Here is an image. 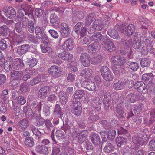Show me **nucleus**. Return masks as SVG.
Here are the masks:
<instances>
[{
    "mask_svg": "<svg viewBox=\"0 0 155 155\" xmlns=\"http://www.w3.org/2000/svg\"><path fill=\"white\" fill-rule=\"evenodd\" d=\"M40 47L41 51L43 53H50L53 51L52 48L49 47L45 46L42 45H41Z\"/></svg>",
    "mask_w": 155,
    "mask_h": 155,
    "instance_id": "obj_41",
    "label": "nucleus"
},
{
    "mask_svg": "<svg viewBox=\"0 0 155 155\" xmlns=\"http://www.w3.org/2000/svg\"><path fill=\"white\" fill-rule=\"evenodd\" d=\"M37 63L36 59L33 58L31 59H29L28 60V64L29 67L31 68L35 66Z\"/></svg>",
    "mask_w": 155,
    "mask_h": 155,
    "instance_id": "obj_51",
    "label": "nucleus"
},
{
    "mask_svg": "<svg viewBox=\"0 0 155 155\" xmlns=\"http://www.w3.org/2000/svg\"><path fill=\"white\" fill-rule=\"evenodd\" d=\"M103 38V36L100 32H97L94 34L91 37V39L93 41H100Z\"/></svg>",
    "mask_w": 155,
    "mask_h": 155,
    "instance_id": "obj_37",
    "label": "nucleus"
},
{
    "mask_svg": "<svg viewBox=\"0 0 155 155\" xmlns=\"http://www.w3.org/2000/svg\"><path fill=\"white\" fill-rule=\"evenodd\" d=\"M150 63V61L147 59L143 58L140 62V64L142 67H148L149 66Z\"/></svg>",
    "mask_w": 155,
    "mask_h": 155,
    "instance_id": "obj_47",
    "label": "nucleus"
},
{
    "mask_svg": "<svg viewBox=\"0 0 155 155\" xmlns=\"http://www.w3.org/2000/svg\"><path fill=\"white\" fill-rule=\"evenodd\" d=\"M85 95V93L83 90H79L76 91L73 96L75 99H80Z\"/></svg>",
    "mask_w": 155,
    "mask_h": 155,
    "instance_id": "obj_28",
    "label": "nucleus"
},
{
    "mask_svg": "<svg viewBox=\"0 0 155 155\" xmlns=\"http://www.w3.org/2000/svg\"><path fill=\"white\" fill-rule=\"evenodd\" d=\"M73 113L75 115L78 116L81 114L82 112L81 104V103L78 101H73Z\"/></svg>",
    "mask_w": 155,
    "mask_h": 155,
    "instance_id": "obj_9",
    "label": "nucleus"
},
{
    "mask_svg": "<svg viewBox=\"0 0 155 155\" xmlns=\"http://www.w3.org/2000/svg\"><path fill=\"white\" fill-rule=\"evenodd\" d=\"M22 41V38L19 36H17L13 39V44L17 45Z\"/></svg>",
    "mask_w": 155,
    "mask_h": 155,
    "instance_id": "obj_61",
    "label": "nucleus"
},
{
    "mask_svg": "<svg viewBox=\"0 0 155 155\" xmlns=\"http://www.w3.org/2000/svg\"><path fill=\"white\" fill-rule=\"evenodd\" d=\"M20 90L23 93L27 92L28 91V85L24 83L21 84L20 87Z\"/></svg>",
    "mask_w": 155,
    "mask_h": 155,
    "instance_id": "obj_56",
    "label": "nucleus"
},
{
    "mask_svg": "<svg viewBox=\"0 0 155 155\" xmlns=\"http://www.w3.org/2000/svg\"><path fill=\"white\" fill-rule=\"evenodd\" d=\"M25 143L26 145H33L34 144L33 138L31 137L26 138L25 141Z\"/></svg>",
    "mask_w": 155,
    "mask_h": 155,
    "instance_id": "obj_58",
    "label": "nucleus"
},
{
    "mask_svg": "<svg viewBox=\"0 0 155 155\" xmlns=\"http://www.w3.org/2000/svg\"><path fill=\"white\" fill-rule=\"evenodd\" d=\"M134 28L135 27L133 24H130L128 25H126L125 24H123L120 27L119 29L122 33L126 32L127 35L130 36L134 32Z\"/></svg>",
    "mask_w": 155,
    "mask_h": 155,
    "instance_id": "obj_5",
    "label": "nucleus"
},
{
    "mask_svg": "<svg viewBox=\"0 0 155 155\" xmlns=\"http://www.w3.org/2000/svg\"><path fill=\"white\" fill-rule=\"evenodd\" d=\"M35 28L33 21H30L29 22L28 25V31L31 33H33L35 31Z\"/></svg>",
    "mask_w": 155,
    "mask_h": 155,
    "instance_id": "obj_54",
    "label": "nucleus"
},
{
    "mask_svg": "<svg viewBox=\"0 0 155 155\" xmlns=\"http://www.w3.org/2000/svg\"><path fill=\"white\" fill-rule=\"evenodd\" d=\"M60 31L62 34L68 35L70 32L69 27L65 23H61L60 24Z\"/></svg>",
    "mask_w": 155,
    "mask_h": 155,
    "instance_id": "obj_19",
    "label": "nucleus"
},
{
    "mask_svg": "<svg viewBox=\"0 0 155 155\" xmlns=\"http://www.w3.org/2000/svg\"><path fill=\"white\" fill-rule=\"evenodd\" d=\"M9 31V29L6 25H3L0 27V36H5L7 35Z\"/></svg>",
    "mask_w": 155,
    "mask_h": 155,
    "instance_id": "obj_33",
    "label": "nucleus"
},
{
    "mask_svg": "<svg viewBox=\"0 0 155 155\" xmlns=\"http://www.w3.org/2000/svg\"><path fill=\"white\" fill-rule=\"evenodd\" d=\"M30 128L31 130L34 134L38 136H40L42 134V133L37 129L33 125L31 126Z\"/></svg>",
    "mask_w": 155,
    "mask_h": 155,
    "instance_id": "obj_48",
    "label": "nucleus"
},
{
    "mask_svg": "<svg viewBox=\"0 0 155 155\" xmlns=\"http://www.w3.org/2000/svg\"><path fill=\"white\" fill-rule=\"evenodd\" d=\"M35 150L41 154L46 155L48 153V148L46 146H37Z\"/></svg>",
    "mask_w": 155,
    "mask_h": 155,
    "instance_id": "obj_24",
    "label": "nucleus"
},
{
    "mask_svg": "<svg viewBox=\"0 0 155 155\" xmlns=\"http://www.w3.org/2000/svg\"><path fill=\"white\" fill-rule=\"evenodd\" d=\"M152 73H145L142 75V80L143 81L147 82H151V81L153 79V76Z\"/></svg>",
    "mask_w": 155,
    "mask_h": 155,
    "instance_id": "obj_30",
    "label": "nucleus"
},
{
    "mask_svg": "<svg viewBox=\"0 0 155 155\" xmlns=\"http://www.w3.org/2000/svg\"><path fill=\"white\" fill-rule=\"evenodd\" d=\"M26 100L22 96H19L17 99V102L21 105H23L26 102Z\"/></svg>",
    "mask_w": 155,
    "mask_h": 155,
    "instance_id": "obj_64",
    "label": "nucleus"
},
{
    "mask_svg": "<svg viewBox=\"0 0 155 155\" xmlns=\"http://www.w3.org/2000/svg\"><path fill=\"white\" fill-rule=\"evenodd\" d=\"M104 79L107 81H112L114 78V76L111 71H109L108 73L104 75L103 77Z\"/></svg>",
    "mask_w": 155,
    "mask_h": 155,
    "instance_id": "obj_46",
    "label": "nucleus"
},
{
    "mask_svg": "<svg viewBox=\"0 0 155 155\" xmlns=\"http://www.w3.org/2000/svg\"><path fill=\"white\" fill-rule=\"evenodd\" d=\"M74 41L71 38L67 39L62 45V47L64 50L69 51L74 48Z\"/></svg>",
    "mask_w": 155,
    "mask_h": 155,
    "instance_id": "obj_14",
    "label": "nucleus"
},
{
    "mask_svg": "<svg viewBox=\"0 0 155 155\" xmlns=\"http://www.w3.org/2000/svg\"><path fill=\"white\" fill-rule=\"evenodd\" d=\"M126 84L124 82L120 81L115 83L113 85V88L116 90H121L125 87Z\"/></svg>",
    "mask_w": 155,
    "mask_h": 155,
    "instance_id": "obj_31",
    "label": "nucleus"
},
{
    "mask_svg": "<svg viewBox=\"0 0 155 155\" xmlns=\"http://www.w3.org/2000/svg\"><path fill=\"white\" fill-rule=\"evenodd\" d=\"M90 57L88 54L85 53H82L80 56V59L82 65L87 67L90 64Z\"/></svg>",
    "mask_w": 155,
    "mask_h": 155,
    "instance_id": "obj_11",
    "label": "nucleus"
},
{
    "mask_svg": "<svg viewBox=\"0 0 155 155\" xmlns=\"http://www.w3.org/2000/svg\"><path fill=\"white\" fill-rule=\"evenodd\" d=\"M104 26L103 21L100 19H96L92 25V28L94 31L101 30Z\"/></svg>",
    "mask_w": 155,
    "mask_h": 155,
    "instance_id": "obj_13",
    "label": "nucleus"
},
{
    "mask_svg": "<svg viewBox=\"0 0 155 155\" xmlns=\"http://www.w3.org/2000/svg\"><path fill=\"white\" fill-rule=\"evenodd\" d=\"M110 101V93L109 92L105 93L103 99V102L107 107H109Z\"/></svg>",
    "mask_w": 155,
    "mask_h": 155,
    "instance_id": "obj_36",
    "label": "nucleus"
},
{
    "mask_svg": "<svg viewBox=\"0 0 155 155\" xmlns=\"http://www.w3.org/2000/svg\"><path fill=\"white\" fill-rule=\"evenodd\" d=\"M26 12H27L28 16L29 18H32L33 17V8L30 5L27 6L25 8Z\"/></svg>",
    "mask_w": 155,
    "mask_h": 155,
    "instance_id": "obj_43",
    "label": "nucleus"
},
{
    "mask_svg": "<svg viewBox=\"0 0 155 155\" xmlns=\"http://www.w3.org/2000/svg\"><path fill=\"white\" fill-rule=\"evenodd\" d=\"M49 32L51 34V36L54 38H58L59 35L57 32L54 30H50Z\"/></svg>",
    "mask_w": 155,
    "mask_h": 155,
    "instance_id": "obj_62",
    "label": "nucleus"
},
{
    "mask_svg": "<svg viewBox=\"0 0 155 155\" xmlns=\"http://www.w3.org/2000/svg\"><path fill=\"white\" fill-rule=\"evenodd\" d=\"M51 91V89L49 86L44 87L39 90L38 94V97L40 98H45Z\"/></svg>",
    "mask_w": 155,
    "mask_h": 155,
    "instance_id": "obj_8",
    "label": "nucleus"
},
{
    "mask_svg": "<svg viewBox=\"0 0 155 155\" xmlns=\"http://www.w3.org/2000/svg\"><path fill=\"white\" fill-rule=\"evenodd\" d=\"M132 46L135 49H139L141 46V35L139 32H135L133 35Z\"/></svg>",
    "mask_w": 155,
    "mask_h": 155,
    "instance_id": "obj_6",
    "label": "nucleus"
},
{
    "mask_svg": "<svg viewBox=\"0 0 155 155\" xmlns=\"http://www.w3.org/2000/svg\"><path fill=\"white\" fill-rule=\"evenodd\" d=\"M124 99L122 97H121L118 99L117 101L120 102V104H118L117 107V115L120 118H123L124 112L121 106V103L123 102Z\"/></svg>",
    "mask_w": 155,
    "mask_h": 155,
    "instance_id": "obj_16",
    "label": "nucleus"
},
{
    "mask_svg": "<svg viewBox=\"0 0 155 155\" xmlns=\"http://www.w3.org/2000/svg\"><path fill=\"white\" fill-rule=\"evenodd\" d=\"M36 38L40 39L42 37L41 35L44 34V30L42 27H40L39 26H37L35 28Z\"/></svg>",
    "mask_w": 155,
    "mask_h": 155,
    "instance_id": "obj_27",
    "label": "nucleus"
},
{
    "mask_svg": "<svg viewBox=\"0 0 155 155\" xmlns=\"http://www.w3.org/2000/svg\"><path fill=\"white\" fill-rule=\"evenodd\" d=\"M48 71L49 73L54 77H58L59 74L61 73L60 67L55 65L51 66L49 68Z\"/></svg>",
    "mask_w": 155,
    "mask_h": 155,
    "instance_id": "obj_12",
    "label": "nucleus"
},
{
    "mask_svg": "<svg viewBox=\"0 0 155 155\" xmlns=\"http://www.w3.org/2000/svg\"><path fill=\"white\" fill-rule=\"evenodd\" d=\"M28 121L26 119L20 120L18 124V127L20 131H23L26 129L29 126Z\"/></svg>",
    "mask_w": 155,
    "mask_h": 155,
    "instance_id": "obj_17",
    "label": "nucleus"
},
{
    "mask_svg": "<svg viewBox=\"0 0 155 155\" xmlns=\"http://www.w3.org/2000/svg\"><path fill=\"white\" fill-rule=\"evenodd\" d=\"M83 24L82 22H79L77 24L74 28V31L78 34H79L81 37H83L86 33L87 30L85 27H83Z\"/></svg>",
    "mask_w": 155,
    "mask_h": 155,
    "instance_id": "obj_7",
    "label": "nucleus"
},
{
    "mask_svg": "<svg viewBox=\"0 0 155 155\" xmlns=\"http://www.w3.org/2000/svg\"><path fill=\"white\" fill-rule=\"evenodd\" d=\"M127 67L132 70L136 71L139 68L138 64L135 62L129 61L127 62Z\"/></svg>",
    "mask_w": 155,
    "mask_h": 155,
    "instance_id": "obj_32",
    "label": "nucleus"
},
{
    "mask_svg": "<svg viewBox=\"0 0 155 155\" xmlns=\"http://www.w3.org/2000/svg\"><path fill=\"white\" fill-rule=\"evenodd\" d=\"M81 75L83 77L89 79L93 76V74L92 70L87 68L82 71Z\"/></svg>",
    "mask_w": 155,
    "mask_h": 155,
    "instance_id": "obj_21",
    "label": "nucleus"
},
{
    "mask_svg": "<svg viewBox=\"0 0 155 155\" xmlns=\"http://www.w3.org/2000/svg\"><path fill=\"white\" fill-rule=\"evenodd\" d=\"M138 91L141 93L145 94L148 92V89L147 85L144 84V85H143L140 87V89Z\"/></svg>",
    "mask_w": 155,
    "mask_h": 155,
    "instance_id": "obj_60",
    "label": "nucleus"
},
{
    "mask_svg": "<svg viewBox=\"0 0 155 155\" xmlns=\"http://www.w3.org/2000/svg\"><path fill=\"white\" fill-rule=\"evenodd\" d=\"M148 90L150 92L153 94H155V84L152 82L148 83Z\"/></svg>",
    "mask_w": 155,
    "mask_h": 155,
    "instance_id": "obj_44",
    "label": "nucleus"
},
{
    "mask_svg": "<svg viewBox=\"0 0 155 155\" xmlns=\"http://www.w3.org/2000/svg\"><path fill=\"white\" fill-rule=\"evenodd\" d=\"M91 140L93 143L95 145L100 144V138L97 134L92 133L91 135Z\"/></svg>",
    "mask_w": 155,
    "mask_h": 155,
    "instance_id": "obj_26",
    "label": "nucleus"
},
{
    "mask_svg": "<svg viewBox=\"0 0 155 155\" xmlns=\"http://www.w3.org/2000/svg\"><path fill=\"white\" fill-rule=\"evenodd\" d=\"M108 35L112 38L116 39H119L120 37L117 31L115 29H109L107 31Z\"/></svg>",
    "mask_w": 155,
    "mask_h": 155,
    "instance_id": "obj_22",
    "label": "nucleus"
},
{
    "mask_svg": "<svg viewBox=\"0 0 155 155\" xmlns=\"http://www.w3.org/2000/svg\"><path fill=\"white\" fill-rule=\"evenodd\" d=\"M16 12L14 8L10 7H8L7 12H6L5 16L10 19H12L16 15Z\"/></svg>",
    "mask_w": 155,
    "mask_h": 155,
    "instance_id": "obj_23",
    "label": "nucleus"
},
{
    "mask_svg": "<svg viewBox=\"0 0 155 155\" xmlns=\"http://www.w3.org/2000/svg\"><path fill=\"white\" fill-rule=\"evenodd\" d=\"M43 11L41 9L36 8L35 10V17H38L42 15Z\"/></svg>",
    "mask_w": 155,
    "mask_h": 155,
    "instance_id": "obj_59",
    "label": "nucleus"
},
{
    "mask_svg": "<svg viewBox=\"0 0 155 155\" xmlns=\"http://www.w3.org/2000/svg\"><path fill=\"white\" fill-rule=\"evenodd\" d=\"M116 141L117 145H125L127 141V139L122 137H119L117 138Z\"/></svg>",
    "mask_w": 155,
    "mask_h": 155,
    "instance_id": "obj_38",
    "label": "nucleus"
},
{
    "mask_svg": "<svg viewBox=\"0 0 155 155\" xmlns=\"http://www.w3.org/2000/svg\"><path fill=\"white\" fill-rule=\"evenodd\" d=\"M23 74V72L21 71H17L15 70H13L11 72V78L14 80H21Z\"/></svg>",
    "mask_w": 155,
    "mask_h": 155,
    "instance_id": "obj_20",
    "label": "nucleus"
},
{
    "mask_svg": "<svg viewBox=\"0 0 155 155\" xmlns=\"http://www.w3.org/2000/svg\"><path fill=\"white\" fill-rule=\"evenodd\" d=\"M100 47L99 43L95 42L89 45L87 49L90 52H94L97 50H98Z\"/></svg>",
    "mask_w": 155,
    "mask_h": 155,
    "instance_id": "obj_25",
    "label": "nucleus"
},
{
    "mask_svg": "<svg viewBox=\"0 0 155 155\" xmlns=\"http://www.w3.org/2000/svg\"><path fill=\"white\" fill-rule=\"evenodd\" d=\"M41 78L40 76L35 77L31 80L29 84L31 86H34L39 83L41 80Z\"/></svg>",
    "mask_w": 155,
    "mask_h": 155,
    "instance_id": "obj_42",
    "label": "nucleus"
},
{
    "mask_svg": "<svg viewBox=\"0 0 155 155\" xmlns=\"http://www.w3.org/2000/svg\"><path fill=\"white\" fill-rule=\"evenodd\" d=\"M30 47L29 44H26L18 47L17 50V53L19 55H21L28 52Z\"/></svg>",
    "mask_w": 155,
    "mask_h": 155,
    "instance_id": "obj_18",
    "label": "nucleus"
},
{
    "mask_svg": "<svg viewBox=\"0 0 155 155\" xmlns=\"http://www.w3.org/2000/svg\"><path fill=\"white\" fill-rule=\"evenodd\" d=\"M54 114L59 115L58 116L60 118L62 119L63 117V112L60 108V105L58 104H57L55 105V109Z\"/></svg>",
    "mask_w": 155,
    "mask_h": 155,
    "instance_id": "obj_39",
    "label": "nucleus"
},
{
    "mask_svg": "<svg viewBox=\"0 0 155 155\" xmlns=\"http://www.w3.org/2000/svg\"><path fill=\"white\" fill-rule=\"evenodd\" d=\"M50 22L51 24L58 25L59 24V19L57 15L52 14L50 17Z\"/></svg>",
    "mask_w": 155,
    "mask_h": 155,
    "instance_id": "obj_34",
    "label": "nucleus"
},
{
    "mask_svg": "<svg viewBox=\"0 0 155 155\" xmlns=\"http://www.w3.org/2000/svg\"><path fill=\"white\" fill-rule=\"evenodd\" d=\"M143 107V104H141L135 107L133 110L134 111L136 114H138L141 111Z\"/></svg>",
    "mask_w": 155,
    "mask_h": 155,
    "instance_id": "obj_52",
    "label": "nucleus"
},
{
    "mask_svg": "<svg viewBox=\"0 0 155 155\" xmlns=\"http://www.w3.org/2000/svg\"><path fill=\"white\" fill-rule=\"evenodd\" d=\"M9 60L6 62L4 65V69L6 71H9L12 69L19 70L23 68L24 64L21 59L17 58L12 61V58L10 57Z\"/></svg>",
    "mask_w": 155,
    "mask_h": 155,
    "instance_id": "obj_1",
    "label": "nucleus"
},
{
    "mask_svg": "<svg viewBox=\"0 0 155 155\" xmlns=\"http://www.w3.org/2000/svg\"><path fill=\"white\" fill-rule=\"evenodd\" d=\"M6 41L3 39L0 40V49L1 50H3L7 48Z\"/></svg>",
    "mask_w": 155,
    "mask_h": 155,
    "instance_id": "obj_57",
    "label": "nucleus"
},
{
    "mask_svg": "<svg viewBox=\"0 0 155 155\" xmlns=\"http://www.w3.org/2000/svg\"><path fill=\"white\" fill-rule=\"evenodd\" d=\"M101 75L103 77L104 75L106 74L108 72L111 71L109 70V69L106 66H103L101 67Z\"/></svg>",
    "mask_w": 155,
    "mask_h": 155,
    "instance_id": "obj_53",
    "label": "nucleus"
},
{
    "mask_svg": "<svg viewBox=\"0 0 155 155\" xmlns=\"http://www.w3.org/2000/svg\"><path fill=\"white\" fill-rule=\"evenodd\" d=\"M103 142H106L108 139L109 140H112L116 135V131L113 130H111L107 133L105 131H102L100 133Z\"/></svg>",
    "mask_w": 155,
    "mask_h": 155,
    "instance_id": "obj_4",
    "label": "nucleus"
},
{
    "mask_svg": "<svg viewBox=\"0 0 155 155\" xmlns=\"http://www.w3.org/2000/svg\"><path fill=\"white\" fill-rule=\"evenodd\" d=\"M87 132L86 131H82L77 135L79 136V140H81V142L84 141L85 138H86Z\"/></svg>",
    "mask_w": 155,
    "mask_h": 155,
    "instance_id": "obj_55",
    "label": "nucleus"
},
{
    "mask_svg": "<svg viewBox=\"0 0 155 155\" xmlns=\"http://www.w3.org/2000/svg\"><path fill=\"white\" fill-rule=\"evenodd\" d=\"M112 60L114 65L118 66L123 65L126 62V60L124 57L117 55L113 56Z\"/></svg>",
    "mask_w": 155,
    "mask_h": 155,
    "instance_id": "obj_10",
    "label": "nucleus"
},
{
    "mask_svg": "<svg viewBox=\"0 0 155 155\" xmlns=\"http://www.w3.org/2000/svg\"><path fill=\"white\" fill-rule=\"evenodd\" d=\"M94 14L92 13H90L88 14L86 18L85 24L86 25L88 26L90 25L94 20Z\"/></svg>",
    "mask_w": 155,
    "mask_h": 155,
    "instance_id": "obj_29",
    "label": "nucleus"
},
{
    "mask_svg": "<svg viewBox=\"0 0 155 155\" xmlns=\"http://www.w3.org/2000/svg\"><path fill=\"white\" fill-rule=\"evenodd\" d=\"M103 39L106 40V42L102 44V45L105 49L110 52L116 50L115 45L112 42L111 39L107 35L104 36Z\"/></svg>",
    "mask_w": 155,
    "mask_h": 155,
    "instance_id": "obj_3",
    "label": "nucleus"
},
{
    "mask_svg": "<svg viewBox=\"0 0 155 155\" xmlns=\"http://www.w3.org/2000/svg\"><path fill=\"white\" fill-rule=\"evenodd\" d=\"M122 43L126 46L129 47L132 43V40L130 37H124L123 39L121 40Z\"/></svg>",
    "mask_w": 155,
    "mask_h": 155,
    "instance_id": "obj_40",
    "label": "nucleus"
},
{
    "mask_svg": "<svg viewBox=\"0 0 155 155\" xmlns=\"http://www.w3.org/2000/svg\"><path fill=\"white\" fill-rule=\"evenodd\" d=\"M127 99L128 101L134 103L137 100V97L134 94L130 93L127 96Z\"/></svg>",
    "mask_w": 155,
    "mask_h": 155,
    "instance_id": "obj_45",
    "label": "nucleus"
},
{
    "mask_svg": "<svg viewBox=\"0 0 155 155\" xmlns=\"http://www.w3.org/2000/svg\"><path fill=\"white\" fill-rule=\"evenodd\" d=\"M57 56L61 59L65 61L70 60L73 58L72 54L65 51L58 53Z\"/></svg>",
    "mask_w": 155,
    "mask_h": 155,
    "instance_id": "obj_15",
    "label": "nucleus"
},
{
    "mask_svg": "<svg viewBox=\"0 0 155 155\" xmlns=\"http://www.w3.org/2000/svg\"><path fill=\"white\" fill-rule=\"evenodd\" d=\"M58 97L54 94H51L48 97L47 101L52 103H54L57 100Z\"/></svg>",
    "mask_w": 155,
    "mask_h": 155,
    "instance_id": "obj_49",
    "label": "nucleus"
},
{
    "mask_svg": "<svg viewBox=\"0 0 155 155\" xmlns=\"http://www.w3.org/2000/svg\"><path fill=\"white\" fill-rule=\"evenodd\" d=\"M41 37L40 39H41L43 43L45 45L48 44L49 42V40L47 35L44 33L41 35Z\"/></svg>",
    "mask_w": 155,
    "mask_h": 155,
    "instance_id": "obj_63",
    "label": "nucleus"
},
{
    "mask_svg": "<svg viewBox=\"0 0 155 155\" xmlns=\"http://www.w3.org/2000/svg\"><path fill=\"white\" fill-rule=\"evenodd\" d=\"M94 81H85L84 85L86 88L91 91H96V85L97 86H99L101 84V80L98 76H96L94 79Z\"/></svg>",
    "mask_w": 155,
    "mask_h": 155,
    "instance_id": "obj_2",
    "label": "nucleus"
},
{
    "mask_svg": "<svg viewBox=\"0 0 155 155\" xmlns=\"http://www.w3.org/2000/svg\"><path fill=\"white\" fill-rule=\"evenodd\" d=\"M59 96L61 103L63 104H65L68 101V96L64 91H61L59 93Z\"/></svg>",
    "mask_w": 155,
    "mask_h": 155,
    "instance_id": "obj_35",
    "label": "nucleus"
},
{
    "mask_svg": "<svg viewBox=\"0 0 155 155\" xmlns=\"http://www.w3.org/2000/svg\"><path fill=\"white\" fill-rule=\"evenodd\" d=\"M101 58L100 56L92 58L91 61V63L93 64H97L100 63L101 61Z\"/></svg>",
    "mask_w": 155,
    "mask_h": 155,
    "instance_id": "obj_50",
    "label": "nucleus"
}]
</instances>
